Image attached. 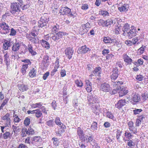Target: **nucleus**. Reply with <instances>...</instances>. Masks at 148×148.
I'll list each match as a JSON object with an SVG mask.
<instances>
[{
  "mask_svg": "<svg viewBox=\"0 0 148 148\" xmlns=\"http://www.w3.org/2000/svg\"><path fill=\"white\" fill-rule=\"evenodd\" d=\"M2 120L5 121V123L3 126H1V130L2 132H4V130L6 129V128L10 126L11 120L10 119V115L9 113L6 114L4 116L2 117Z\"/></svg>",
  "mask_w": 148,
  "mask_h": 148,
  "instance_id": "obj_1",
  "label": "nucleus"
},
{
  "mask_svg": "<svg viewBox=\"0 0 148 148\" xmlns=\"http://www.w3.org/2000/svg\"><path fill=\"white\" fill-rule=\"evenodd\" d=\"M49 21V18L48 15L45 14L41 17L40 20L38 22V27H42L45 26Z\"/></svg>",
  "mask_w": 148,
  "mask_h": 148,
  "instance_id": "obj_2",
  "label": "nucleus"
},
{
  "mask_svg": "<svg viewBox=\"0 0 148 148\" xmlns=\"http://www.w3.org/2000/svg\"><path fill=\"white\" fill-rule=\"evenodd\" d=\"M21 6L18 4L17 3H12L11 5V12L12 14H15L16 12L20 11V7Z\"/></svg>",
  "mask_w": 148,
  "mask_h": 148,
  "instance_id": "obj_3",
  "label": "nucleus"
},
{
  "mask_svg": "<svg viewBox=\"0 0 148 148\" xmlns=\"http://www.w3.org/2000/svg\"><path fill=\"white\" fill-rule=\"evenodd\" d=\"M66 33L62 32H59L54 34L52 36V38L54 41H57L61 38L62 36L65 35Z\"/></svg>",
  "mask_w": 148,
  "mask_h": 148,
  "instance_id": "obj_4",
  "label": "nucleus"
},
{
  "mask_svg": "<svg viewBox=\"0 0 148 148\" xmlns=\"http://www.w3.org/2000/svg\"><path fill=\"white\" fill-rule=\"evenodd\" d=\"M0 25L4 34H7L9 32L10 28L8 24L5 22H2L1 23Z\"/></svg>",
  "mask_w": 148,
  "mask_h": 148,
  "instance_id": "obj_5",
  "label": "nucleus"
},
{
  "mask_svg": "<svg viewBox=\"0 0 148 148\" xmlns=\"http://www.w3.org/2000/svg\"><path fill=\"white\" fill-rule=\"evenodd\" d=\"M64 52L66 56L69 59H70L73 53L74 50L73 48L70 47L67 48L66 49Z\"/></svg>",
  "mask_w": 148,
  "mask_h": 148,
  "instance_id": "obj_6",
  "label": "nucleus"
},
{
  "mask_svg": "<svg viewBox=\"0 0 148 148\" xmlns=\"http://www.w3.org/2000/svg\"><path fill=\"white\" fill-rule=\"evenodd\" d=\"M91 49L87 47L86 45L82 47L79 48L77 50V53L79 54H84L90 51Z\"/></svg>",
  "mask_w": 148,
  "mask_h": 148,
  "instance_id": "obj_7",
  "label": "nucleus"
},
{
  "mask_svg": "<svg viewBox=\"0 0 148 148\" xmlns=\"http://www.w3.org/2000/svg\"><path fill=\"white\" fill-rule=\"evenodd\" d=\"M109 85L106 83H104L101 84L100 90L104 92H108L110 90Z\"/></svg>",
  "mask_w": 148,
  "mask_h": 148,
  "instance_id": "obj_8",
  "label": "nucleus"
},
{
  "mask_svg": "<svg viewBox=\"0 0 148 148\" xmlns=\"http://www.w3.org/2000/svg\"><path fill=\"white\" fill-rule=\"evenodd\" d=\"M131 97L130 98V101L132 100V101H133L135 103L138 102L140 99L139 96L138 94H136L134 93H133L132 94Z\"/></svg>",
  "mask_w": 148,
  "mask_h": 148,
  "instance_id": "obj_9",
  "label": "nucleus"
},
{
  "mask_svg": "<svg viewBox=\"0 0 148 148\" xmlns=\"http://www.w3.org/2000/svg\"><path fill=\"white\" fill-rule=\"evenodd\" d=\"M136 29H132L127 33V35L128 36L129 38H132L136 36Z\"/></svg>",
  "mask_w": 148,
  "mask_h": 148,
  "instance_id": "obj_10",
  "label": "nucleus"
},
{
  "mask_svg": "<svg viewBox=\"0 0 148 148\" xmlns=\"http://www.w3.org/2000/svg\"><path fill=\"white\" fill-rule=\"evenodd\" d=\"M125 104V99H121L119 100L117 103L115 105V106L118 109H120Z\"/></svg>",
  "mask_w": 148,
  "mask_h": 148,
  "instance_id": "obj_11",
  "label": "nucleus"
},
{
  "mask_svg": "<svg viewBox=\"0 0 148 148\" xmlns=\"http://www.w3.org/2000/svg\"><path fill=\"white\" fill-rule=\"evenodd\" d=\"M71 10L70 8L66 7H62L60 10V13L62 14H70Z\"/></svg>",
  "mask_w": 148,
  "mask_h": 148,
  "instance_id": "obj_12",
  "label": "nucleus"
},
{
  "mask_svg": "<svg viewBox=\"0 0 148 148\" xmlns=\"http://www.w3.org/2000/svg\"><path fill=\"white\" fill-rule=\"evenodd\" d=\"M129 6L127 3H125L121 6L118 7V10L121 12H126L128 11Z\"/></svg>",
  "mask_w": 148,
  "mask_h": 148,
  "instance_id": "obj_13",
  "label": "nucleus"
},
{
  "mask_svg": "<svg viewBox=\"0 0 148 148\" xmlns=\"http://www.w3.org/2000/svg\"><path fill=\"white\" fill-rule=\"evenodd\" d=\"M123 59L125 62L128 64H131L132 62V60L127 55L125 54L123 55Z\"/></svg>",
  "mask_w": 148,
  "mask_h": 148,
  "instance_id": "obj_14",
  "label": "nucleus"
},
{
  "mask_svg": "<svg viewBox=\"0 0 148 148\" xmlns=\"http://www.w3.org/2000/svg\"><path fill=\"white\" fill-rule=\"evenodd\" d=\"M55 122L56 125L60 127L62 129L66 128L65 126L61 122L60 119L58 117H57L55 120Z\"/></svg>",
  "mask_w": 148,
  "mask_h": 148,
  "instance_id": "obj_15",
  "label": "nucleus"
},
{
  "mask_svg": "<svg viewBox=\"0 0 148 148\" xmlns=\"http://www.w3.org/2000/svg\"><path fill=\"white\" fill-rule=\"evenodd\" d=\"M123 84V82L122 81H118L115 82L112 81V84L113 85V87L114 88H121V86Z\"/></svg>",
  "mask_w": 148,
  "mask_h": 148,
  "instance_id": "obj_16",
  "label": "nucleus"
},
{
  "mask_svg": "<svg viewBox=\"0 0 148 148\" xmlns=\"http://www.w3.org/2000/svg\"><path fill=\"white\" fill-rule=\"evenodd\" d=\"M93 73L95 76H100V74L101 73V68L99 67H96L93 71Z\"/></svg>",
  "mask_w": 148,
  "mask_h": 148,
  "instance_id": "obj_17",
  "label": "nucleus"
},
{
  "mask_svg": "<svg viewBox=\"0 0 148 148\" xmlns=\"http://www.w3.org/2000/svg\"><path fill=\"white\" fill-rule=\"evenodd\" d=\"M49 58V56L47 55L44 56L43 58L42 63L45 67H47L49 65V64L47 63L48 62Z\"/></svg>",
  "mask_w": 148,
  "mask_h": 148,
  "instance_id": "obj_18",
  "label": "nucleus"
},
{
  "mask_svg": "<svg viewBox=\"0 0 148 148\" xmlns=\"http://www.w3.org/2000/svg\"><path fill=\"white\" fill-rule=\"evenodd\" d=\"M128 92V91L127 90H126L124 88H121L120 89L119 91V96L120 97H122L125 95Z\"/></svg>",
  "mask_w": 148,
  "mask_h": 148,
  "instance_id": "obj_19",
  "label": "nucleus"
},
{
  "mask_svg": "<svg viewBox=\"0 0 148 148\" xmlns=\"http://www.w3.org/2000/svg\"><path fill=\"white\" fill-rule=\"evenodd\" d=\"M42 46L46 48L47 49H49L50 48V46L49 43L47 41L42 40L41 42Z\"/></svg>",
  "mask_w": 148,
  "mask_h": 148,
  "instance_id": "obj_20",
  "label": "nucleus"
},
{
  "mask_svg": "<svg viewBox=\"0 0 148 148\" xmlns=\"http://www.w3.org/2000/svg\"><path fill=\"white\" fill-rule=\"evenodd\" d=\"M4 132H3V139H7L8 138H10L11 136V134L9 132L6 131V129L4 130Z\"/></svg>",
  "mask_w": 148,
  "mask_h": 148,
  "instance_id": "obj_21",
  "label": "nucleus"
},
{
  "mask_svg": "<svg viewBox=\"0 0 148 148\" xmlns=\"http://www.w3.org/2000/svg\"><path fill=\"white\" fill-rule=\"evenodd\" d=\"M3 57L4 62L8 66L10 62V59L9 58V56L8 53H6L4 55Z\"/></svg>",
  "mask_w": 148,
  "mask_h": 148,
  "instance_id": "obj_22",
  "label": "nucleus"
},
{
  "mask_svg": "<svg viewBox=\"0 0 148 148\" xmlns=\"http://www.w3.org/2000/svg\"><path fill=\"white\" fill-rule=\"evenodd\" d=\"M18 87L19 89L22 92L26 91L28 89L27 86L24 84L18 85Z\"/></svg>",
  "mask_w": 148,
  "mask_h": 148,
  "instance_id": "obj_23",
  "label": "nucleus"
},
{
  "mask_svg": "<svg viewBox=\"0 0 148 148\" xmlns=\"http://www.w3.org/2000/svg\"><path fill=\"white\" fill-rule=\"evenodd\" d=\"M36 70L34 68H32V69L30 70L29 75L31 77H33L36 76Z\"/></svg>",
  "mask_w": 148,
  "mask_h": 148,
  "instance_id": "obj_24",
  "label": "nucleus"
},
{
  "mask_svg": "<svg viewBox=\"0 0 148 148\" xmlns=\"http://www.w3.org/2000/svg\"><path fill=\"white\" fill-rule=\"evenodd\" d=\"M27 49L29 52L32 55L34 56L36 54V53L33 50L32 46L31 45H28Z\"/></svg>",
  "mask_w": 148,
  "mask_h": 148,
  "instance_id": "obj_25",
  "label": "nucleus"
},
{
  "mask_svg": "<svg viewBox=\"0 0 148 148\" xmlns=\"http://www.w3.org/2000/svg\"><path fill=\"white\" fill-rule=\"evenodd\" d=\"M127 145L130 148H135V142L133 140L129 139L127 140Z\"/></svg>",
  "mask_w": 148,
  "mask_h": 148,
  "instance_id": "obj_26",
  "label": "nucleus"
},
{
  "mask_svg": "<svg viewBox=\"0 0 148 148\" xmlns=\"http://www.w3.org/2000/svg\"><path fill=\"white\" fill-rule=\"evenodd\" d=\"M11 45L10 41L5 40V43L3 44V48L5 50H6L8 49V47H10Z\"/></svg>",
  "mask_w": 148,
  "mask_h": 148,
  "instance_id": "obj_27",
  "label": "nucleus"
},
{
  "mask_svg": "<svg viewBox=\"0 0 148 148\" xmlns=\"http://www.w3.org/2000/svg\"><path fill=\"white\" fill-rule=\"evenodd\" d=\"M20 44L18 43H16L13 45L12 47V50L14 51H16L19 49Z\"/></svg>",
  "mask_w": 148,
  "mask_h": 148,
  "instance_id": "obj_28",
  "label": "nucleus"
},
{
  "mask_svg": "<svg viewBox=\"0 0 148 148\" xmlns=\"http://www.w3.org/2000/svg\"><path fill=\"white\" fill-rule=\"evenodd\" d=\"M112 39L108 36L104 37L103 41L105 43H112Z\"/></svg>",
  "mask_w": 148,
  "mask_h": 148,
  "instance_id": "obj_29",
  "label": "nucleus"
},
{
  "mask_svg": "<svg viewBox=\"0 0 148 148\" xmlns=\"http://www.w3.org/2000/svg\"><path fill=\"white\" fill-rule=\"evenodd\" d=\"M116 138L118 142H121V140L120 139V137L121 136L122 132L119 130H117L116 131Z\"/></svg>",
  "mask_w": 148,
  "mask_h": 148,
  "instance_id": "obj_30",
  "label": "nucleus"
},
{
  "mask_svg": "<svg viewBox=\"0 0 148 148\" xmlns=\"http://www.w3.org/2000/svg\"><path fill=\"white\" fill-rule=\"evenodd\" d=\"M41 139L39 136H35L32 139V144H34V142H38L40 141Z\"/></svg>",
  "mask_w": 148,
  "mask_h": 148,
  "instance_id": "obj_31",
  "label": "nucleus"
},
{
  "mask_svg": "<svg viewBox=\"0 0 148 148\" xmlns=\"http://www.w3.org/2000/svg\"><path fill=\"white\" fill-rule=\"evenodd\" d=\"M35 133L34 130L31 127H29L28 128L27 134L29 135H32Z\"/></svg>",
  "mask_w": 148,
  "mask_h": 148,
  "instance_id": "obj_32",
  "label": "nucleus"
},
{
  "mask_svg": "<svg viewBox=\"0 0 148 148\" xmlns=\"http://www.w3.org/2000/svg\"><path fill=\"white\" fill-rule=\"evenodd\" d=\"M112 43H113L114 45H116L119 47L121 46V42L120 41L117 40L115 39H113Z\"/></svg>",
  "mask_w": 148,
  "mask_h": 148,
  "instance_id": "obj_33",
  "label": "nucleus"
},
{
  "mask_svg": "<svg viewBox=\"0 0 148 148\" xmlns=\"http://www.w3.org/2000/svg\"><path fill=\"white\" fill-rule=\"evenodd\" d=\"M28 67L27 64H23V65L21 71L23 75H24L25 74L26 72V70L27 69Z\"/></svg>",
  "mask_w": 148,
  "mask_h": 148,
  "instance_id": "obj_34",
  "label": "nucleus"
},
{
  "mask_svg": "<svg viewBox=\"0 0 148 148\" xmlns=\"http://www.w3.org/2000/svg\"><path fill=\"white\" fill-rule=\"evenodd\" d=\"M42 105L41 103L39 102L34 104H32V107L33 108H40Z\"/></svg>",
  "mask_w": 148,
  "mask_h": 148,
  "instance_id": "obj_35",
  "label": "nucleus"
},
{
  "mask_svg": "<svg viewBox=\"0 0 148 148\" xmlns=\"http://www.w3.org/2000/svg\"><path fill=\"white\" fill-rule=\"evenodd\" d=\"M130 29L129 25L127 23L125 24L122 28L123 32H126L127 33Z\"/></svg>",
  "mask_w": 148,
  "mask_h": 148,
  "instance_id": "obj_36",
  "label": "nucleus"
},
{
  "mask_svg": "<svg viewBox=\"0 0 148 148\" xmlns=\"http://www.w3.org/2000/svg\"><path fill=\"white\" fill-rule=\"evenodd\" d=\"M35 114L37 118L40 117L42 114L41 111L39 109L35 110Z\"/></svg>",
  "mask_w": 148,
  "mask_h": 148,
  "instance_id": "obj_37",
  "label": "nucleus"
},
{
  "mask_svg": "<svg viewBox=\"0 0 148 148\" xmlns=\"http://www.w3.org/2000/svg\"><path fill=\"white\" fill-rule=\"evenodd\" d=\"M146 47L145 46L142 45L141 47L138 49V53L140 55L143 54L144 52L145 49Z\"/></svg>",
  "mask_w": 148,
  "mask_h": 148,
  "instance_id": "obj_38",
  "label": "nucleus"
},
{
  "mask_svg": "<svg viewBox=\"0 0 148 148\" xmlns=\"http://www.w3.org/2000/svg\"><path fill=\"white\" fill-rule=\"evenodd\" d=\"M27 130L26 128L24 127L23 128L22 130V133L21 134V136L23 137H24L26 136L27 134Z\"/></svg>",
  "mask_w": 148,
  "mask_h": 148,
  "instance_id": "obj_39",
  "label": "nucleus"
},
{
  "mask_svg": "<svg viewBox=\"0 0 148 148\" xmlns=\"http://www.w3.org/2000/svg\"><path fill=\"white\" fill-rule=\"evenodd\" d=\"M125 136L129 139L133 137V135H132L130 132H126L125 133Z\"/></svg>",
  "mask_w": 148,
  "mask_h": 148,
  "instance_id": "obj_40",
  "label": "nucleus"
},
{
  "mask_svg": "<svg viewBox=\"0 0 148 148\" xmlns=\"http://www.w3.org/2000/svg\"><path fill=\"white\" fill-rule=\"evenodd\" d=\"M133 111L134 112V114L136 115L139 114L140 113L143 111V110L141 109H138L135 108Z\"/></svg>",
  "mask_w": 148,
  "mask_h": 148,
  "instance_id": "obj_41",
  "label": "nucleus"
},
{
  "mask_svg": "<svg viewBox=\"0 0 148 148\" xmlns=\"http://www.w3.org/2000/svg\"><path fill=\"white\" fill-rule=\"evenodd\" d=\"M88 30L86 29H84L83 27L81 28L79 31V33L81 35H83L84 34L86 33Z\"/></svg>",
  "mask_w": 148,
  "mask_h": 148,
  "instance_id": "obj_42",
  "label": "nucleus"
},
{
  "mask_svg": "<svg viewBox=\"0 0 148 148\" xmlns=\"http://www.w3.org/2000/svg\"><path fill=\"white\" fill-rule=\"evenodd\" d=\"M113 23V21L111 19H109L106 21L105 26L107 27L108 25H111Z\"/></svg>",
  "mask_w": 148,
  "mask_h": 148,
  "instance_id": "obj_43",
  "label": "nucleus"
},
{
  "mask_svg": "<svg viewBox=\"0 0 148 148\" xmlns=\"http://www.w3.org/2000/svg\"><path fill=\"white\" fill-rule=\"evenodd\" d=\"M118 74H117L116 73H112V75L111 76V78L112 80V81H114L118 77Z\"/></svg>",
  "mask_w": 148,
  "mask_h": 148,
  "instance_id": "obj_44",
  "label": "nucleus"
},
{
  "mask_svg": "<svg viewBox=\"0 0 148 148\" xmlns=\"http://www.w3.org/2000/svg\"><path fill=\"white\" fill-rule=\"evenodd\" d=\"M45 124L49 127H52L54 125L53 120H49L46 122Z\"/></svg>",
  "mask_w": 148,
  "mask_h": 148,
  "instance_id": "obj_45",
  "label": "nucleus"
},
{
  "mask_svg": "<svg viewBox=\"0 0 148 148\" xmlns=\"http://www.w3.org/2000/svg\"><path fill=\"white\" fill-rule=\"evenodd\" d=\"M52 140L53 142V144L56 146H58L59 144L58 139L57 138L53 137L52 138Z\"/></svg>",
  "mask_w": 148,
  "mask_h": 148,
  "instance_id": "obj_46",
  "label": "nucleus"
},
{
  "mask_svg": "<svg viewBox=\"0 0 148 148\" xmlns=\"http://www.w3.org/2000/svg\"><path fill=\"white\" fill-rule=\"evenodd\" d=\"M77 132L79 137L84 135L83 130L80 127H78L77 129Z\"/></svg>",
  "mask_w": 148,
  "mask_h": 148,
  "instance_id": "obj_47",
  "label": "nucleus"
},
{
  "mask_svg": "<svg viewBox=\"0 0 148 148\" xmlns=\"http://www.w3.org/2000/svg\"><path fill=\"white\" fill-rule=\"evenodd\" d=\"M129 129L132 133L135 134L137 133V128H136L134 126L130 127Z\"/></svg>",
  "mask_w": 148,
  "mask_h": 148,
  "instance_id": "obj_48",
  "label": "nucleus"
},
{
  "mask_svg": "<svg viewBox=\"0 0 148 148\" xmlns=\"http://www.w3.org/2000/svg\"><path fill=\"white\" fill-rule=\"evenodd\" d=\"M30 119L28 117H26L24 121V123L26 126L28 125L30 123Z\"/></svg>",
  "mask_w": 148,
  "mask_h": 148,
  "instance_id": "obj_49",
  "label": "nucleus"
},
{
  "mask_svg": "<svg viewBox=\"0 0 148 148\" xmlns=\"http://www.w3.org/2000/svg\"><path fill=\"white\" fill-rule=\"evenodd\" d=\"M97 123L95 122H93L92 124L91 127H90L91 129L92 130H95L97 129Z\"/></svg>",
  "mask_w": 148,
  "mask_h": 148,
  "instance_id": "obj_50",
  "label": "nucleus"
},
{
  "mask_svg": "<svg viewBox=\"0 0 148 148\" xmlns=\"http://www.w3.org/2000/svg\"><path fill=\"white\" fill-rule=\"evenodd\" d=\"M59 29L58 26H54L52 27L51 30L53 33H56V32H58Z\"/></svg>",
  "mask_w": 148,
  "mask_h": 148,
  "instance_id": "obj_51",
  "label": "nucleus"
},
{
  "mask_svg": "<svg viewBox=\"0 0 148 148\" xmlns=\"http://www.w3.org/2000/svg\"><path fill=\"white\" fill-rule=\"evenodd\" d=\"M75 83L77 86L81 87L83 86V83L80 80H76L75 81Z\"/></svg>",
  "mask_w": 148,
  "mask_h": 148,
  "instance_id": "obj_52",
  "label": "nucleus"
},
{
  "mask_svg": "<svg viewBox=\"0 0 148 148\" xmlns=\"http://www.w3.org/2000/svg\"><path fill=\"white\" fill-rule=\"evenodd\" d=\"M82 27H83L84 29H86L88 31L90 27V24L88 23L85 25H82Z\"/></svg>",
  "mask_w": 148,
  "mask_h": 148,
  "instance_id": "obj_53",
  "label": "nucleus"
},
{
  "mask_svg": "<svg viewBox=\"0 0 148 148\" xmlns=\"http://www.w3.org/2000/svg\"><path fill=\"white\" fill-rule=\"evenodd\" d=\"M106 116L107 117L113 119L114 117L113 114L111 112H108L106 113Z\"/></svg>",
  "mask_w": 148,
  "mask_h": 148,
  "instance_id": "obj_54",
  "label": "nucleus"
},
{
  "mask_svg": "<svg viewBox=\"0 0 148 148\" xmlns=\"http://www.w3.org/2000/svg\"><path fill=\"white\" fill-rule=\"evenodd\" d=\"M105 22L106 21H105L104 20L102 19H100L98 21V23L100 25H102L103 26H105Z\"/></svg>",
  "mask_w": 148,
  "mask_h": 148,
  "instance_id": "obj_55",
  "label": "nucleus"
},
{
  "mask_svg": "<svg viewBox=\"0 0 148 148\" xmlns=\"http://www.w3.org/2000/svg\"><path fill=\"white\" fill-rule=\"evenodd\" d=\"M137 116L138 117V118L137 119L142 121H143V119L145 118V116L144 114H142L139 115Z\"/></svg>",
  "mask_w": 148,
  "mask_h": 148,
  "instance_id": "obj_56",
  "label": "nucleus"
},
{
  "mask_svg": "<svg viewBox=\"0 0 148 148\" xmlns=\"http://www.w3.org/2000/svg\"><path fill=\"white\" fill-rule=\"evenodd\" d=\"M21 61L23 62L26 63V64H27V66H28V65H30L31 64L30 60L29 59H25L22 60Z\"/></svg>",
  "mask_w": 148,
  "mask_h": 148,
  "instance_id": "obj_57",
  "label": "nucleus"
},
{
  "mask_svg": "<svg viewBox=\"0 0 148 148\" xmlns=\"http://www.w3.org/2000/svg\"><path fill=\"white\" fill-rule=\"evenodd\" d=\"M88 5L86 4H83L81 7V9L83 10H86L88 8Z\"/></svg>",
  "mask_w": 148,
  "mask_h": 148,
  "instance_id": "obj_58",
  "label": "nucleus"
},
{
  "mask_svg": "<svg viewBox=\"0 0 148 148\" xmlns=\"http://www.w3.org/2000/svg\"><path fill=\"white\" fill-rule=\"evenodd\" d=\"M121 88H119L114 89L111 92V94H114L117 93L118 91H119Z\"/></svg>",
  "mask_w": 148,
  "mask_h": 148,
  "instance_id": "obj_59",
  "label": "nucleus"
},
{
  "mask_svg": "<svg viewBox=\"0 0 148 148\" xmlns=\"http://www.w3.org/2000/svg\"><path fill=\"white\" fill-rule=\"evenodd\" d=\"M100 13L101 14L104 16H108L109 15V13L107 11H101Z\"/></svg>",
  "mask_w": 148,
  "mask_h": 148,
  "instance_id": "obj_60",
  "label": "nucleus"
},
{
  "mask_svg": "<svg viewBox=\"0 0 148 148\" xmlns=\"http://www.w3.org/2000/svg\"><path fill=\"white\" fill-rule=\"evenodd\" d=\"M89 101L91 102L92 103H96L97 101V99H96V98H93L92 97H90V99H89Z\"/></svg>",
  "mask_w": 148,
  "mask_h": 148,
  "instance_id": "obj_61",
  "label": "nucleus"
},
{
  "mask_svg": "<svg viewBox=\"0 0 148 148\" xmlns=\"http://www.w3.org/2000/svg\"><path fill=\"white\" fill-rule=\"evenodd\" d=\"M16 31L13 28H12L11 29L10 33V35L11 36H15L16 34Z\"/></svg>",
  "mask_w": 148,
  "mask_h": 148,
  "instance_id": "obj_62",
  "label": "nucleus"
},
{
  "mask_svg": "<svg viewBox=\"0 0 148 148\" xmlns=\"http://www.w3.org/2000/svg\"><path fill=\"white\" fill-rule=\"evenodd\" d=\"M138 40V37H136L132 39V40H131V42H132V44H135Z\"/></svg>",
  "mask_w": 148,
  "mask_h": 148,
  "instance_id": "obj_63",
  "label": "nucleus"
},
{
  "mask_svg": "<svg viewBox=\"0 0 148 148\" xmlns=\"http://www.w3.org/2000/svg\"><path fill=\"white\" fill-rule=\"evenodd\" d=\"M39 42V39L37 37H34V38L33 40L32 43L36 44L37 43Z\"/></svg>",
  "mask_w": 148,
  "mask_h": 148,
  "instance_id": "obj_64",
  "label": "nucleus"
}]
</instances>
